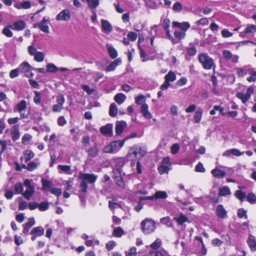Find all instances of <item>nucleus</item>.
<instances>
[{"label":"nucleus","instance_id":"1a4fd4ad","mask_svg":"<svg viewBox=\"0 0 256 256\" xmlns=\"http://www.w3.org/2000/svg\"><path fill=\"white\" fill-rule=\"evenodd\" d=\"M112 129V124H108L100 128V132L104 135L106 136H112L113 134Z\"/></svg>","mask_w":256,"mask_h":256},{"label":"nucleus","instance_id":"a18cd8bd","mask_svg":"<svg viewBox=\"0 0 256 256\" xmlns=\"http://www.w3.org/2000/svg\"><path fill=\"white\" fill-rule=\"evenodd\" d=\"M162 245V241L160 238H157L156 240L152 242L150 246V248L154 250H157L158 248H159Z\"/></svg>","mask_w":256,"mask_h":256},{"label":"nucleus","instance_id":"603ef678","mask_svg":"<svg viewBox=\"0 0 256 256\" xmlns=\"http://www.w3.org/2000/svg\"><path fill=\"white\" fill-rule=\"evenodd\" d=\"M238 216L241 218H244L245 219H247L246 210L242 208H240L238 212Z\"/></svg>","mask_w":256,"mask_h":256},{"label":"nucleus","instance_id":"ea45409f","mask_svg":"<svg viewBox=\"0 0 256 256\" xmlns=\"http://www.w3.org/2000/svg\"><path fill=\"white\" fill-rule=\"evenodd\" d=\"M14 194H22L24 190V188L21 182L16 183L14 186Z\"/></svg>","mask_w":256,"mask_h":256},{"label":"nucleus","instance_id":"6ab92c4d","mask_svg":"<svg viewBox=\"0 0 256 256\" xmlns=\"http://www.w3.org/2000/svg\"><path fill=\"white\" fill-rule=\"evenodd\" d=\"M226 211L222 204H218L216 208V214L221 218H224L226 216Z\"/></svg>","mask_w":256,"mask_h":256},{"label":"nucleus","instance_id":"423d86ee","mask_svg":"<svg viewBox=\"0 0 256 256\" xmlns=\"http://www.w3.org/2000/svg\"><path fill=\"white\" fill-rule=\"evenodd\" d=\"M254 92V88L252 86H250L246 90V94L242 92H238L236 96L240 99L243 104L246 103L250 98L252 94Z\"/></svg>","mask_w":256,"mask_h":256},{"label":"nucleus","instance_id":"37998d69","mask_svg":"<svg viewBox=\"0 0 256 256\" xmlns=\"http://www.w3.org/2000/svg\"><path fill=\"white\" fill-rule=\"evenodd\" d=\"M136 147L137 151L138 153V158H141L144 156L146 152V149L144 146H136Z\"/></svg>","mask_w":256,"mask_h":256},{"label":"nucleus","instance_id":"5fc2aeb1","mask_svg":"<svg viewBox=\"0 0 256 256\" xmlns=\"http://www.w3.org/2000/svg\"><path fill=\"white\" fill-rule=\"evenodd\" d=\"M160 222L168 226H170L172 224L170 221V218L168 216L160 218Z\"/></svg>","mask_w":256,"mask_h":256},{"label":"nucleus","instance_id":"13d9d810","mask_svg":"<svg viewBox=\"0 0 256 256\" xmlns=\"http://www.w3.org/2000/svg\"><path fill=\"white\" fill-rule=\"evenodd\" d=\"M145 102V97L143 95H140L135 98V102L137 104H143V102Z\"/></svg>","mask_w":256,"mask_h":256},{"label":"nucleus","instance_id":"f704fd0d","mask_svg":"<svg viewBox=\"0 0 256 256\" xmlns=\"http://www.w3.org/2000/svg\"><path fill=\"white\" fill-rule=\"evenodd\" d=\"M174 34L175 38L177 39L176 41H178L179 42L180 40L184 39L185 38L186 33L184 32L176 30Z\"/></svg>","mask_w":256,"mask_h":256},{"label":"nucleus","instance_id":"2eb2a0df","mask_svg":"<svg viewBox=\"0 0 256 256\" xmlns=\"http://www.w3.org/2000/svg\"><path fill=\"white\" fill-rule=\"evenodd\" d=\"M140 112L146 118L150 119L152 118V114L148 111V106L146 104H144L142 106Z\"/></svg>","mask_w":256,"mask_h":256},{"label":"nucleus","instance_id":"79ce46f5","mask_svg":"<svg viewBox=\"0 0 256 256\" xmlns=\"http://www.w3.org/2000/svg\"><path fill=\"white\" fill-rule=\"evenodd\" d=\"M34 102L36 104H40L42 100L41 93L40 92L35 90L34 92Z\"/></svg>","mask_w":256,"mask_h":256},{"label":"nucleus","instance_id":"7c9ffc66","mask_svg":"<svg viewBox=\"0 0 256 256\" xmlns=\"http://www.w3.org/2000/svg\"><path fill=\"white\" fill-rule=\"evenodd\" d=\"M108 51L110 57L114 59L118 56V52L112 46L107 45Z\"/></svg>","mask_w":256,"mask_h":256},{"label":"nucleus","instance_id":"39448f33","mask_svg":"<svg viewBox=\"0 0 256 256\" xmlns=\"http://www.w3.org/2000/svg\"><path fill=\"white\" fill-rule=\"evenodd\" d=\"M143 232L148 234L153 232L156 228L155 222L152 220L146 219L141 222Z\"/></svg>","mask_w":256,"mask_h":256},{"label":"nucleus","instance_id":"f257e3e1","mask_svg":"<svg viewBox=\"0 0 256 256\" xmlns=\"http://www.w3.org/2000/svg\"><path fill=\"white\" fill-rule=\"evenodd\" d=\"M97 178V176L94 174H86L82 172H80L78 174V178L80 180H82V181L80 185V190H79L78 196L82 202H83L86 200L85 198L88 191L87 182L93 184L96 181Z\"/></svg>","mask_w":256,"mask_h":256},{"label":"nucleus","instance_id":"4d7b16f0","mask_svg":"<svg viewBox=\"0 0 256 256\" xmlns=\"http://www.w3.org/2000/svg\"><path fill=\"white\" fill-rule=\"evenodd\" d=\"M32 138L30 134H26L22 138V143L24 144H27Z\"/></svg>","mask_w":256,"mask_h":256},{"label":"nucleus","instance_id":"864d4df0","mask_svg":"<svg viewBox=\"0 0 256 256\" xmlns=\"http://www.w3.org/2000/svg\"><path fill=\"white\" fill-rule=\"evenodd\" d=\"M38 210L40 211H46L49 208V203L48 202H42L38 204Z\"/></svg>","mask_w":256,"mask_h":256},{"label":"nucleus","instance_id":"338daca9","mask_svg":"<svg viewBox=\"0 0 256 256\" xmlns=\"http://www.w3.org/2000/svg\"><path fill=\"white\" fill-rule=\"evenodd\" d=\"M50 192L52 194L58 196H60L62 194V190L58 188H52L50 189Z\"/></svg>","mask_w":256,"mask_h":256},{"label":"nucleus","instance_id":"8fccbe9b","mask_svg":"<svg viewBox=\"0 0 256 256\" xmlns=\"http://www.w3.org/2000/svg\"><path fill=\"white\" fill-rule=\"evenodd\" d=\"M158 170L161 174L168 173L170 170L169 166L162 164L158 168Z\"/></svg>","mask_w":256,"mask_h":256},{"label":"nucleus","instance_id":"f03ea898","mask_svg":"<svg viewBox=\"0 0 256 256\" xmlns=\"http://www.w3.org/2000/svg\"><path fill=\"white\" fill-rule=\"evenodd\" d=\"M198 60L204 69L210 70L212 68L214 70L216 64L214 60L207 54L204 52L200 54L198 56Z\"/></svg>","mask_w":256,"mask_h":256},{"label":"nucleus","instance_id":"bb28decb","mask_svg":"<svg viewBox=\"0 0 256 256\" xmlns=\"http://www.w3.org/2000/svg\"><path fill=\"white\" fill-rule=\"evenodd\" d=\"M164 78V80L170 83L176 80V74L174 72L170 70L165 75Z\"/></svg>","mask_w":256,"mask_h":256},{"label":"nucleus","instance_id":"6e6d98bb","mask_svg":"<svg viewBox=\"0 0 256 256\" xmlns=\"http://www.w3.org/2000/svg\"><path fill=\"white\" fill-rule=\"evenodd\" d=\"M180 148V146L178 144H172L170 148V152L172 154H177Z\"/></svg>","mask_w":256,"mask_h":256},{"label":"nucleus","instance_id":"c03bdc74","mask_svg":"<svg viewBox=\"0 0 256 256\" xmlns=\"http://www.w3.org/2000/svg\"><path fill=\"white\" fill-rule=\"evenodd\" d=\"M194 24L197 26H205L208 24L209 21L207 18H204L196 21Z\"/></svg>","mask_w":256,"mask_h":256},{"label":"nucleus","instance_id":"f3484780","mask_svg":"<svg viewBox=\"0 0 256 256\" xmlns=\"http://www.w3.org/2000/svg\"><path fill=\"white\" fill-rule=\"evenodd\" d=\"M19 128L18 125H14L11 128V137L13 140H16L20 138Z\"/></svg>","mask_w":256,"mask_h":256},{"label":"nucleus","instance_id":"49530a36","mask_svg":"<svg viewBox=\"0 0 256 256\" xmlns=\"http://www.w3.org/2000/svg\"><path fill=\"white\" fill-rule=\"evenodd\" d=\"M113 233L115 236L120 238L124 234V231L120 227H118L114 228Z\"/></svg>","mask_w":256,"mask_h":256},{"label":"nucleus","instance_id":"aec40b11","mask_svg":"<svg viewBox=\"0 0 256 256\" xmlns=\"http://www.w3.org/2000/svg\"><path fill=\"white\" fill-rule=\"evenodd\" d=\"M248 244L252 251L256 250V238L254 236L250 234L247 240Z\"/></svg>","mask_w":256,"mask_h":256},{"label":"nucleus","instance_id":"c85d7f7f","mask_svg":"<svg viewBox=\"0 0 256 256\" xmlns=\"http://www.w3.org/2000/svg\"><path fill=\"white\" fill-rule=\"evenodd\" d=\"M126 100V96L122 93H118L114 97V100L118 104H122Z\"/></svg>","mask_w":256,"mask_h":256},{"label":"nucleus","instance_id":"4468645a","mask_svg":"<svg viewBox=\"0 0 256 256\" xmlns=\"http://www.w3.org/2000/svg\"><path fill=\"white\" fill-rule=\"evenodd\" d=\"M172 26H175V27H176V28H178L181 29L182 32H185L190 28V24L188 22H172Z\"/></svg>","mask_w":256,"mask_h":256},{"label":"nucleus","instance_id":"20e7f679","mask_svg":"<svg viewBox=\"0 0 256 256\" xmlns=\"http://www.w3.org/2000/svg\"><path fill=\"white\" fill-rule=\"evenodd\" d=\"M26 102L25 100H22L14 108V112H19V113L20 114V116L21 118H28L30 116V114L29 112H26Z\"/></svg>","mask_w":256,"mask_h":256},{"label":"nucleus","instance_id":"0eeeda50","mask_svg":"<svg viewBox=\"0 0 256 256\" xmlns=\"http://www.w3.org/2000/svg\"><path fill=\"white\" fill-rule=\"evenodd\" d=\"M26 26V22L22 20H19L12 24H8V27L12 30L16 31L23 30Z\"/></svg>","mask_w":256,"mask_h":256},{"label":"nucleus","instance_id":"7ed1b4c3","mask_svg":"<svg viewBox=\"0 0 256 256\" xmlns=\"http://www.w3.org/2000/svg\"><path fill=\"white\" fill-rule=\"evenodd\" d=\"M128 138H126L121 140L112 142L104 148V152L106 153H116L123 146L126 140H128Z\"/></svg>","mask_w":256,"mask_h":256},{"label":"nucleus","instance_id":"ddd939ff","mask_svg":"<svg viewBox=\"0 0 256 256\" xmlns=\"http://www.w3.org/2000/svg\"><path fill=\"white\" fill-rule=\"evenodd\" d=\"M70 12L68 10H64L56 16L58 20H68L70 18Z\"/></svg>","mask_w":256,"mask_h":256},{"label":"nucleus","instance_id":"3c124183","mask_svg":"<svg viewBox=\"0 0 256 256\" xmlns=\"http://www.w3.org/2000/svg\"><path fill=\"white\" fill-rule=\"evenodd\" d=\"M56 102L58 104L63 106V105L65 102V98L64 96L62 94L58 95L56 98Z\"/></svg>","mask_w":256,"mask_h":256},{"label":"nucleus","instance_id":"72a5a7b5","mask_svg":"<svg viewBox=\"0 0 256 256\" xmlns=\"http://www.w3.org/2000/svg\"><path fill=\"white\" fill-rule=\"evenodd\" d=\"M42 190H45L48 189H51L52 186V183L51 182L45 179H42Z\"/></svg>","mask_w":256,"mask_h":256},{"label":"nucleus","instance_id":"58836bf2","mask_svg":"<svg viewBox=\"0 0 256 256\" xmlns=\"http://www.w3.org/2000/svg\"><path fill=\"white\" fill-rule=\"evenodd\" d=\"M88 152L90 156L92 158H94L98 154L99 152V150L97 147L95 146L92 148H88Z\"/></svg>","mask_w":256,"mask_h":256},{"label":"nucleus","instance_id":"a19ab883","mask_svg":"<svg viewBox=\"0 0 256 256\" xmlns=\"http://www.w3.org/2000/svg\"><path fill=\"white\" fill-rule=\"evenodd\" d=\"M34 156V153L30 150H26L24 154L25 162H27L32 160Z\"/></svg>","mask_w":256,"mask_h":256},{"label":"nucleus","instance_id":"a878e982","mask_svg":"<svg viewBox=\"0 0 256 256\" xmlns=\"http://www.w3.org/2000/svg\"><path fill=\"white\" fill-rule=\"evenodd\" d=\"M44 230L42 226L34 228L30 232V234H35L36 236H40L44 234Z\"/></svg>","mask_w":256,"mask_h":256},{"label":"nucleus","instance_id":"c9c22d12","mask_svg":"<svg viewBox=\"0 0 256 256\" xmlns=\"http://www.w3.org/2000/svg\"><path fill=\"white\" fill-rule=\"evenodd\" d=\"M118 112V108L114 103H112L110 106L109 114L112 116L114 117L116 116Z\"/></svg>","mask_w":256,"mask_h":256},{"label":"nucleus","instance_id":"0e129e2a","mask_svg":"<svg viewBox=\"0 0 256 256\" xmlns=\"http://www.w3.org/2000/svg\"><path fill=\"white\" fill-rule=\"evenodd\" d=\"M202 112L201 110H198L196 112L194 116V119L196 123H198L202 118Z\"/></svg>","mask_w":256,"mask_h":256},{"label":"nucleus","instance_id":"a211bd4d","mask_svg":"<svg viewBox=\"0 0 256 256\" xmlns=\"http://www.w3.org/2000/svg\"><path fill=\"white\" fill-rule=\"evenodd\" d=\"M122 64V60L118 58L110 64L105 69L106 72H111L115 70L116 67Z\"/></svg>","mask_w":256,"mask_h":256},{"label":"nucleus","instance_id":"680f3d73","mask_svg":"<svg viewBox=\"0 0 256 256\" xmlns=\"http://www.w3.org/2000/svg\"><path fill=\"white\" fill-rule=\"evenodd\" d=\"M246 30L247 34L254 33L256 32V26L254 24H248Z\"/></svg>","mask_w":256,"mask_h":256},{"label":"nucleus","instance_id":"4c0bfd02","mask_svg":"<svg viewBox=\"0 0 256 256\" xmlns=\"http://www.w3.org/2000/svg\"><path fill=\"white\" fill-rule=\"evenodd\" d=\"M34 27V28H38L42 31L46 33L49 32V27L48 25L43 24H36Z\"/></svg>","mask_w":256,"mask_h":256},{"label":"nucleus","instance_id":"69168bd1","mask_svg":"<svg viewBox=\"0 0 256 256\" xmlns=\"http://www.w3.org/2000/svg\"><path fill=\"white\" fill-rule=\"evenodd\" d=\"M186 52L188 55L190 56H194L196 52V48L192 46L191 47H188L186 48Z\"/></svg>","mask_w":256,"mask_h":256},{"label":"nucleus","instance_id":"2f4dec72","mask_svg":"<svg viewBox=\"0 0 256 256\" xmlns=\"http://www.w3.org/2000/svg\"><path fill=\"white\" fill-rule=\"evenodd\" d=\"M174 220L178 225H182L184 222L188 220V218L186 216L180 214L178 216L174 217Z\"/></svg>","mask_w":256,"mask_h":256},{"label":"nucleus","instance_id":"e2e57ef3","mask_svg":"<svg viewBox=\"0 0 256 256\" xmlns=\"http://www.w3.org/2000/svg\"><path fill=\"white\" fill-rule=\"evenodd\" d=\"M236 196L240 200H242L246 197V193L242 191L238 190L235 192Z\"/></svg>","mask_w":256,"mask_h":256},{"label":"nucleus","instance_id":"412c9836","mask_svg":"<svg viewBox=\"0 0 256 256\" xmlns=\"http://www.w3.org/2000/svg\"><path fill=\"white\" fill-rule=\"evenodd\" d=\"M138 48L140 50V57L142 61V62H145L148 60H154L155 58V57H154L153 56H152L150 58H149L147 54H146L144 50L139 45H138Z\"/></svg>","mask_w":256,"mask_h":256},{"label":"nucleus","instance_id":"e433bc0d","mask_svg":"<svg viewBox=\"0 0 256 256\" xmlns=\"http://www.w3.org/2000/svg\"><path fill=\"white\" fill-rule=\"evenodd\" d=\"M156 199H165L168 198V194L165 191H157L154 194Z\"/></svg>","mask_w":256,"mask_h":256},{"label":"nucleus","instance_id":"bf43d9fd","mask_svg":"<svg viewBox=\"0 0 256 256\" xmlns=\"http://www.w3.org/2000/svg\"><path fill=\"white\" fill-rule=\"evenodd\" d=\"M222 56H223L224 58L226 60H230V58H232V54L230 50H224L222 51Z\"/></svg>","mask_w":256,"mask_h":256},{"label":"nucleus","instance_id":"5701e85b","mask_svg":"<svg viewBox=\"0 0 256 256\" xmlns=\"http://www.w3.org/2000/svg\"><path fill=\"white\" fill-rule=\"evenodd\" d=\"M218 194L220 196H230L231 194L230 188L228 186H224L220 188L218 191Z\"/></svg>","mask_w":256,"mask_h":256},{"label":"nucleus","instance_id":"c756f323","mask_svg":"<svg viewBox=\"0 0 256 256\" xmlns=\"http://www.w3.org/2000/svg\"><path fill=\"white\" fill-rule=\"evenodd\" d=\"M83 2H86L88 7L92 10H94L99 5V0H82Z\"/></svg>","mask_w":256,"mask_h":256},{"label":"nucleus","instance_id":"774afa93","mask_svg":"<svg viewBox=\"0 0 256 256\" xmlns=\"http://www.w3.org/2000/svg\"><path fill=\"white\" fill-rule=\"evenodd\" d=\"M246 198L247 200L250 203H254L256 202V196L253 193L249 194Z\"/></svg>","mask_w":256,"mask_h":256},{"label":"nucleus","instance_id":"9d476101","mask_svg":"<svg viewBox=\"0 0 256 256\" xmlns=\"http://www.w3.org/2000/svg\"><path fill=\"white\" fill-rule=\"evenodd\" d=\"M127 124L124 120L117 122L116 124L115 131L116 135L122 134L124 129L126 127Z\"/></svg>","mask_w":256,"mask_h":256},{"label":"nucleus","instance_id":"de8ad7c7","mask_svg":"<svg viewBox=\"0 0 256 256\" xmlns=\"http://www.w3.org/2000/svg\"><path fill=\"white\" fill-rule=\"evenodd\" d=\"M44 54L41 52H38L34 56V59L38 62H42L44 60Z\"/></svg>","mask_w":256,"mask_h":256},{"label":"nucleus","instance_id":"473e14b6","mask_svg":"<svg viewBox=\"0 0 256 256\" xmlns=\"http://www.w3.org/2000/svg\"><path fill=\"white\" fill-rule=\"evenodd\" d=\"M58 168L67 174H72L71 166L68 165H58Z\"/></svg>","mask_w":256,"mask_h":256},{"label":"nucleus","instance_id":"9b49d317","mask_svg":"<svg viewBox=\"0 0 256 256\" xmlns=\"http://www.w3.org/2000/svg\"><path fill=\"white\" fill-rule=\"evenodd\" d=\"M157 30H158V26L154 25L152 26L149 32V35L146 37V40H150V43L152 46H154V38L156 37V35L157 32Z\"/></svg>","mask_w":256,"mask_h":256},{"label":"nucleus","instance_id":"dca6fc26","mask_svg":"<svg viewBox=\"0 0 256 256\" xmlns=\"http://www.w3.org/2000/svg\"><path fill=\"white\" fill-rule=\"evenodd\" d=\"M35 224L34 218H28V222L24 226L23 233L25 234H28L30 228Z\"/></svg>","mask_w":256,"mask_h":256},{"label":"nucleus","instance_id":"6e6552de","mask_svg":"<svg viewBox=\"0 0 256 256\" xmlns=\"http://www.w3.org/2000/svg\"><path fill=\"white\" fill-rule=\"evenodd\" d=\"M101 26L102 30L106 34H108L112 31V26L110 23L107 20L102 19Z\"/></svg>","mask_w":256,"mask_h":256},{"label":"nucleus","instance_id":"09e8293b","mask_svg":"<svg viewBox=\"0 0 256 256\" xmlns=\"http://www.w3.org/2000/svg\"><path fill=\"white\" fill-rule=\"evenodd\" d=\"M10 29L11 28L8 27V25L6 28H4L3 29L2 33L6 36L8 38H11L13 36V33L10 30Z\"/></svg>","mask_w":256,"mask_h":256},{"label":"nucleus","instance_id":"cd10ccee","mask_svg":"<svg viewBox=\"0 0 256 256\" xmlns=\"http://www.w3.org/2000/svg\"><path fill=\"white\" fill-rule=\"evenodd\" d=\"M211 173L216 178H222L226 175V172L224 170H222L217 168L213 169Z\"/></svg>","mask_w":256,"mask_h":256},{"label":"nucleus","instance_id":"4be33fe9","mask_svg":"<svg viewBox=\"0 0 256 256\" xmlns=\"http://www.w3.org/2000/svg\"><path fill=\"white\" fill-rule=\"evenodd\" d=\"M34 192V188L33 186L27 187L26 191L22 193V196L26 199L30 200L33 196Z\"/></svg>","mask_w":256,"mask_h":256},{"label":"nucleus","instance_id":"f8f14e48","mask_svg":"<svg viewBox=\"0 0 256 256\" xmlns=\"http://www.w3.org/2000/svg\"><path fill=\"white\" fill-rule=\"evenodd\" d=\"M124 161L122 159H118L116 161V165L113 168L114 174H121L122 168L124 166Z\"/></svg>","mask_w":256,"mask_h":256},{"label":"nucleus","instance_id":"393cba45","mask_svg":"<svg viewBox=\"0 0 256 256\" xmlns=\"http://www.w3.org/2000/svg\"><path fill=\"white\" fill-rule=\"evenodd\" d=\"M114 180L118 186L122 188H124L125 183L123 178L121 176V174H114Z\"/></svg>","mask_w":256,"mask_h":256},{"label":"nucleus","instance_id":"052dcab7","mask_svg":"<svg viewBox=\"0 0 256 256\" xmlns=\"http://www.w3.org/2000/svg\"><path fill=\"white\" fill-rule=\"evenodd\" d=\"M130 156L132 155L134 158H138V153L137 151L136 147L134 146L133 148L130 149L129 152Z\"/></svg>","mask_w":256,"mask_h":256},{"label":"nucleus","instance_id":"b1692460","mask_svg":"<svg viewBox=\"0 0 256 256\" xmlns=\"http://www.w3.org/2000/svg\"><path fill=\"white\" fill-rule=\"evenodd\" d=\"M18 68L20 72H25L28 70H34V68L32 67L28 62H22L18 67Z\"/></svg>","mask_w":256,"mask_h":256}]
</instances>
